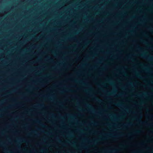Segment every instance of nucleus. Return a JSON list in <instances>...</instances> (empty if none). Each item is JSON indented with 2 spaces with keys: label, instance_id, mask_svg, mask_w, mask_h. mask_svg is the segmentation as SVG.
I'll return each mask as SVG.
<instances>
[{
  "label": "nucleus",
  "instance_id": "nucleus-1",
  "mask_svg": "<svg viewBox=\"0 0 153 153\" xmlns=\"http://www.w3.org/2000/svg\"><path fill=\"white\" fill-rule=\"evenodd\" d=\"M119 149L116 148H114L111 150H107L105 152V153H117L119 152Z\"/></svg>",
  "mask_w": 153,
  "mask_h": 153
},
{
  "label": "nucleus",
  "instance_id": "nucleus-2",
  "mask_svg": "<svg viewBox=\"0 0 153 153\" xmlns=\"http://www.w3.org/2000/svg\"><path fill=\"white\" fill-rule=\"evenodd\" d=\"M140 56L143 57L144 58H146L148 59L152 60L153 59V57H150L149 56H148L147 57H146L145 56V54H141L139 55Z\"/></svg>",
  "mask_w": 153,
  "mask_h": 153
},
{
  "label": "nucleus",
  "instance_id": "nucleus-3",
  "mask_svg": "<svg viewBox=\"0 0 153 153\" xmlns=\"http://www.w3.org/2000/svg\"><path fill=\"white\" fill-rule=\"evenodd\" d=\"M137 121L139 122H140V123H142V124H146V123L145 122H142L141 120L140 119H137Z\"/></svg>",
  "mask_w": 153,
  "mask_h": 153
},
{
  "label": "nucleus",
  "instance_id": "nucleus-4",
  "mask_svg": "<svg viewBox=\"0 0 153 153\" xmlns=\"http://www.w3.org/2000/svg\"><path fill=\"white\" fill-rule=\"evenodd\" d=\"M94 99L99 102H102V100H101L99 99L97 97H94Z\"/></svg>",
  "mask_w": 153,
  "mask_h": 153
},
{
  "label": "nucleus",
  "instance_id": "nucleus-5",
  "mask_svg": "<svg viewBox=\"0 0 153 153\" xmlns=\"http://www.w3.org/2000/svg\"><path fill=\"white\" fill-rule=\"evenodd\" d=\"M115 105L117 106H120L122 105V104L121 103H117L115 104Z\"/></svg>",
  "mask_w": 153,
  "mask_h": 153
},
{
  "label": "nucleus",
  "instance_id": "nucleus-6",
  "mask_svg": "<svg viewBox=\"0 0 153 153\" xmlns=\"http://www.w3.org/2000/svg\"><path fill=\"white\" fill-rule=\"evenodd\" d=\"M140 130H137L135 131H134V132L135 133H137H137H139L140 132Z\"/></svg>",
  "mask_w": 153,
  "mask_h": 153
},
{
  "label": "nucleus",
  "instance_id": "nucleus-7",
  "mask_svg": "<svg viewBox=\"0 0 153 153\" xmlns=\"http://www.w3.org/2000/svg\"><path fill=\"white\" fill-rule=\"evenodd\" d=\"M87 106H88V107L91 108V109H93V108L91 107V105L90 104H88L86 105Z\"/></svg>",
  "mask_w": 153,
  "mask_h": 153
},
{
  "label": "nucleus",
  "instance_id": "nucleus-8",
  "mask_svg": "<svg viewBox=\"0 0 153 153\" xmlns=\"http://www.w3.org/2000/svg\"><path fill=\"white\" fill-rule=\"evenodd\" d=\"M4 143L2 142H1L0 144V146H4Z\"/></svg>",
  "mask_w": 153,
  "mask_h": 153
},
{
  "label": "nucleus",
  "instance_id": "nucleus-9",
  "mask_svg": "<svg viewBox=\"0 0 153 153\" xmlns=\"http://www.w3.org/2000/svg\"><path fill=\"white\" fill-rule=\"evenodd\" d=\"M109 136L110 137H117V136H113L112 137V136H111V134H110V135H109Z\"/></svg>",
  "mask_w": 153,
  "mask_h": 153
},
{
  "label": "nucleus",
  "instance_id": "nucleus-10",
  "mask_svg": "<svg viewBox=\"0 0 153 153\" xmlns=\"http://www.w3.org/2000/svg\"><path fill=\"white\" fill-rule=\"evenodd\" d=\"M95 140L94 141V143H97V140Z\"/></svg>",
  "mask_w": 153,
  "mask_h": 153
},
{
  "label": "nucleus",
  "instance_id": "nucleus-11",
  "mask_svg": "<svg viewBox=\"0 0 153 153\" xmlns=\"http://www.w3.org/2000/svg\"><path fill=\"white\" fill-rule=\"evenodd\" d=\"M57 140L59 142H61V141L59 139L57 138Z\"/></svg>",
  "mask_w": 153,
  "mask_h": 153
},
{
  "label": "nucleus",
  "instance_id": "nucleus-12",
  "mask_svg": "<svg viewBox=\"0 0 153 153\" xmlns=\"http://www.w3.org/2000/svg\"><path fill=\"white\" fill-rule=\"evenodd\" d=\"M147 94L146 93H144L143 94V95H144V96H145Z\"/></svg>",
  "mask_w": 153,
  "mask_h": 153
},
{
  "label": "nucleus",
  "instance_id": "nucleus-13",
  "mask_svg": "<svg viewBox=\"0 0 153 153\" xmlns=\"http://www.w3.org/2000/svg\"><path fill=\"white\" fill-rule=\"evenodd\" d=\"M137 48H138V49H141V48L140 47H139V46L137 47Z\"/></svg>",
  "mask_w": 153,
  "mask_h": 153
},
{
  "label": "nucleus",
  "instance_id": "nucleus-14",
  "mask_svg": "<svg viewBox=\"0 0 153 153\" xmlns=\"http://www.w3.org/2000/svg\"><path fill=\"white\" fill-rule=\"evenodd\" d=\"M120 146L122 147H124L125 146L123 145H121Z\"/></svg>",
  "mask_w": 153,
  "mask_h": 153
},
{
  "label": "nucleus",
  "instance_id": "nucleus-15",
  "mask_svg": "<svg viewBox=\"0 0 153 153\" xmlns=\"http://www.w3.org/2000/svg\"><path fill=\"white\" fill-rule=\"evenodd\" d=\"M136 76H137V77H140L137 74H136Z\"/></svg>",
  "mask_w": 153,
  "mask_h": 153
},
{
  "label": "nucleus",
  "instance_id": "nucleus-16",
  "mask_svg": "<svg viewBox=\"0 0 153 153\" xmlns=\"http://www.w3.org/2000/svg\"><path fill=\"white\" fill-rule=\"evenodd\" d=\"M41 126H43V127H44V126H44V125H43V124H41Z\"/></svg>",
  "mask_w": 153,
  "mask_h": 153
},
{
  "label": "nucleus",
  "instance_id": "nucleus-17",
  "mask_svg": "<svg viewBox=\"0 0 153 153\" xmlns=\"http://www.w3.org/2000/svg\"><path fill=\"white\" fill-rule=\"evenodd\" d=\"M131 124V123H129L128 124V125H130Z\"/></svg>",
  "mask_w": 153,
  "mask_h": 153
},
{
  "label": "nucleus",
  "instance_id": "nucleus-18",
  "mask_svg": "<svg viewBox=\"0 0 153 153\" xmlns=\"http://www.w3.org/2000/svg\"><path fill=\"white\" fill-rule=\"evenodd\" d=\"M141 41L144 43H145V42L144 41H143L142 40H141Z\"/></svg>",
  "mask_w": 153,
  "mask_h": 153
},
{
  "label": "nucleus",
  "instance_id": "nucleus-19",
  "mask_svg": "<svg viewBox=\"0 0 153 153\" xmlns=\"http://www.w3.org/2000/svg\"><path fill=\"white\" fill-rule=\"evenodd\" d=\"M144 143V142H143V143H141L140 144L141 145H143V144Z\"/></svg>",
  "mask_w": 153,
  "mask_h": 153
},
{
  "label": "nucleus",
  "instance_id": "nucleus-20",
  "mask_svg": "<svg viewBox=\"0 0 153 153\" xmlns=\"http://www.w3.org/2000/svg\"><path fill=\"white\" fill-rule=\"evenodd\" d=\"M145 70L146 71H148V69H145Z\"/></svg>",
  "mask_w": 153,
  "mask_h": 153
},
{
  "label": "nucleus",
  "instance_id": "nucleus-21",
  "mask_svg": "<svg viewBox=\"0 0 153 153\" xmlns=\"http://www.w3.org/2000/svg\"><path fill=\"white\" fill-rule=\"evenodd\" d=\"M150 117H151V118L152 117V115H150Z\"/></svg>",
  "mask_w": 153,
  "mask_h": 153
},
{
  "label": "nucleus",
  "instance_id": "nucleus-22",
  "mask_svg": "<svg viewBox=\"0 0 153 153\" xmlns=\"http://www.w3.org/2000/svg\"><path fill=\"white\" fill-rule=\"evenodd\" d=\"M33 133H35V131H33Z\"/></svg>",
  "mask_w": 153,
  "mask_h": 153
},
{
  "label": "nucleus",
  "instance_id": "nucleus-23",
  "mask_svg": "<svg viewBox=\"0 0 153 153\" xmlns=\"http://www.w3.org/2000/svg\"><path fill=\"white\" fill-rule=\"evenodd\" d=\"M39 105L41 106H42L43 105Z\"/></svg>",
  "mask_w": 153,
  "mask_h": 153
},
{
  "label": "nucleus",
  "instance_id": "nucleus-24",
  "mask_svg": "<svg viewBox=\"0 0 153 153\" xmlns=\"http://www.w3.org/2000/svg\"><path fill=\"white\" fill-rule=\"evenodd\" d=\"M25 140H22V142H25Z\"/></svg>",
  "mask_w": 153,
  "mask_h": 153
},
{
  "label": "nucleus",
  "instance_id": "nucleus-25",
  "mask_svg": "<svg viewBox=\"0 0 153 153\" xmlns=\"http://www.w3.org/2000/svg\"><path fill=\"white\" fill-rule=\"evenodd\" d=\"M151 31H153V29H152L151 30Z\"/></svg>",
  "mask_w": 153,
  "mask_h": 153
},
{
  "label": "nucleus",
  "instance_id": "nucleus-26",
  "mask_svg": "<svg viewBox=\"0 0 153 153\" xmlns=\"http://www.w3.org/2000/svg\"><path fill=\"white\" fill-rule=\"evenodd\" d=\"M5 152H7V151L5 150Z\"/></svg>",
  "mask_w": 153,
  "mask_h": 153
},
{
  "label": "nucleus",
  "instance_id": "nucleus-27",
  "mask_svg": "<svg viewBox=\"0 0 153 153\" xmlns=\"http://www.w3.org/2000/svg\"><path fill=\"white\" fill-rule=\"evenodd\" d=\"M111 84L112 85H113L112 83H111Z\"/></svg>",
  "mask_w": 153,
  "mask_h": 153
},
{
  "label": "nucleus",
  "instance_id": "nucleus-28",
  "mask_svg": "<svg viewBox=\"0 0 153 153\" xmlns=\"http://www.w3.org/2000/svg\"><path fill=\"white\" fill-rule=\"evenodd\" d=\"M152 151H153V149H152Z\"/></svg>",
  "mask_w": 153,
  "mask_h": 153
}]
</instances>
